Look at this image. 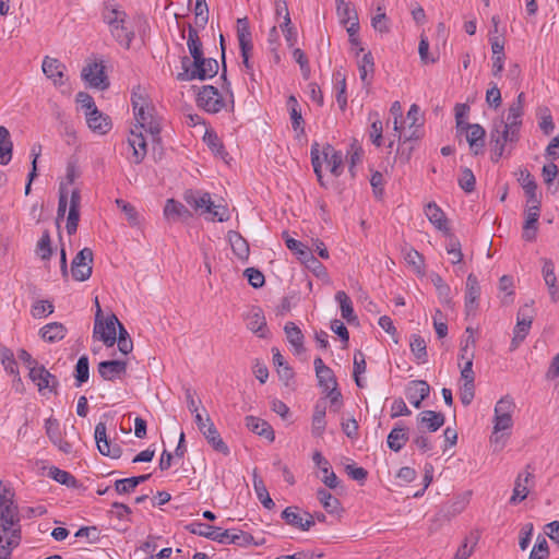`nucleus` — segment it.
Segmentation results:
<instances>
[{
    "instance_id": "30",
    "label": "nucleus",
    "mask_w": 559,
    "mask_h": 559,
    "mask_svg": "<svg viewBox=\"0 0 559 559\" xmlns=\"http://www.w3.org/2000/svg\"><path fill=\"white\" fill-rule=\"evenodd\" d=\"M245 424H246V427L250 431H252L261 437H264L265 439H267L271 442L274 441L275 433H274L272 426L267 421L260 419L258 417H254L252 415H249V416H246Z\"/></svg>"
},
{
    "instance_id": "42",
    "label": "nucleus",
    "mask_w": 559,
    "mask_h": 559,
    "mask_svg": "<svg viewBox=\"0 0 559 559\" xmlns=\"http://www.w3.org/2000/svg\"><path fill=\"white\" fill-rule=\"evenodd\" d=\"M409 347L417 364H426L428 361L427 344L424 337L418 334H412Z\"/></svg>"
},
{
    "instance_id": "41",
    "label": "nucleus",
    "mask_w": 559,
    "mask_h": 559,
    "mask_svg": "<svg viewBox=\"0 0 559 559\" xmlns=\"http://www.w3.org/2000/svg\"><path fill=\"white\" fill-rule=\"evenodd\" d=\"M426 216L428 217L429 222L439 230L447 231L448 224L444 216L443 211L436 204V203H429L426 206Z\"/></svg>"
},
{
    "instance_id": "6",
    "label": "nucleus",
    "mask_w": 559,
    "mask_h": 559,
    "mask_svg": "<svg viewBox=\"0 0 559 559\" xmlns=\"http://www.w3.org/2000/svg\"><path fill=\"white\" fill-rule=\"evenodd\" d=\"M182 72L178 73V81H204L214 78L219 69L218 62L214 58H205L204 53L199 59L190 60L185 56L181 59Z\"/></svg>"
},
{
    "instance_id": "1",
    "label": "nucleus",
    "mask_w": 559,
    "mask_h": 559,
    "mask_svg": "<svg viewBox=\"0 0 559 559\" xmlns=\"http://www.w3.org/2000/svg\"><path fill=\"white\" fill-rule=\"evenodd\" d=\"M127 17L126 11L115 0H106L103 3L102 19L104 23L108 25L112 38L120 46L129 49L135 34Z\"/></svg>"
},
{
    "instance_id": "43",
    "label": "nucleus",
    "mask_w": 559,
    "mask_h": 559,
    "mask_svg": "<svg viewBox=\"0 0 559 559\" xmlns=\"http://www.w3.org/2000/svg\"><path fill=\"white\" fill-rule=\"evenodd\" d=\"M326 407L324 403H317L314 405L313 415H312V435L314 437H321L325 430L326 421H325Z\"/></svg>"
},
{
    "instance_id": "28",
    "label": "nucleus",
    "mask_w": 559,
    "mask_h": 559,
    "mask_svg": "<svg viewBox=\"0 0 559 559\" xmlns=\"http://www.w3.org/2000/svg\"><path fill=\"white\" fill-rule=\"evenodd\" d=\"M129 146L132 150V155L130 160L134 164H140L144 157L146 156V141L142 133V131L136 132L134 130L131 131V134L128 139Z\"/></svg>"
},
{
    "instance_id": "20",
    "label": "nucleus",
    "mask_w": 559,
    "mask_h": 559,
    "mask_svg": "<svg viewBox=\"0 0 559 559\" xmlns=\"http://www.w3.org/2000/svg\"><path fill=\"white\" fill-rule=\"evenodd\" d=\"M41 69L46 78L50 80L55 86L64 84L66 66L60 60L46 56L43 60Z\"/></svg>"
},
{
    "instance_id": "39",
    "label": "nucleus",
    "mask_w": 559,
    "mask_h": 559,
    "mask_svg": "<svg viewBox=\"0 0 559 559\" xmlns=\"http://www.w3.org/2000/svg\"><path fill=\"white\" fill-rule=\"evenodd\" d=\"M164 215L167 219L178 221L191 216L189 210L179 201L168 199L164 206Z\"/></svg>"
},
{
    "instance_id": "34",
    "label": "nucleus",
    "mask_w": 559,
    "mask_h": 559,
    "mask_svg": "<svg viewBox=\"0 0 559 559\" xmlns=\"http://www.w3.org/2000/svg\"><path fill=\"white\" fill-rule=\"evenodd\" d=\"M247 328L259 337H264L266 332V320L261 309H253L247 316Z\"/></svg>"
},
{
    "instance_id": "40",
    "label": "nucleus",
    "mask_w": 559,
    "mask_h": 559,
    "mask_svg": "<svg viewBox=\"0 0 559 559\" xmlns=\"http://www.w3.org/2000/svg\"><path fill=\"white\" fill-rule=\"evenodd\" d=\"M334 90L336 92V102L342 110L347 107L346 76L342 70L333 72Z\"/></svg>"
},
{
    "instance_id": "47",
    "label": "nucleus",
    "mask_w": 559,
    "mask_h": 559,
    "mask_svg": "<svg viewBox=\"0 0 559 559\" xmlns=\"http://www.w3.org/2000/svg\"><path fill=\"white\" fill-rule=\"evenodd\" d=\"M429 278L432 283V285L436 288V292L438 294V297L442 304H450L451 302V288L450 286L443 281L440 274L432 272L429 275Z\"/></svg>"
},
{
    "instance_id": "59",
    "label": "nucleus",
    "mask_w": 559,
    "mask_h": 559,
    "mask_svg": "<svg viewBox=\"0 0 559 559\" xmlns=\"http://www.w3.org/2000/svg\"><path fill=\"white\" fill-rule=\"evenodd\" d=\"M253 487L257 492L258 499L260 500L262 506L267 510L273 509L275 507V503L271 499L269 491H267L266 487L264 486L263 480L254 478Z\"/></svg>"
},
{
    "instance_id": "22",
    "label": "nucleus",
    "mask_w": 559,
    "mask_h": 559,
    "mask_svg": "<svg viewBox=\"0 0 559 559\" xmlns=\"http://www.w3.org/2000/svg\"><path fill=\"white\" fill-rule=\"evenodd\" d=\"M531 465L525 467V471L520 473L516 477L513 495L510 498V503L515 504L523 501L528 495V486L533 481L534 474L530 471Z\"/></svg>"
},
{
    "instance_id": "35",
    "label": "nucleus",
    "mask_w": 559,
    "mask_h": 559,
    "mask_svg": "<svg viewBox=\"0 0 559 559\" xmlns=\"http://www.w3.org/2000/svg\"><path fill=\"white\" fill-rule=\"evenodd\" d=\"M287 108L289 110L292 127L296 132L304 133L305 132V121L301 115V108L297 98L294 95H290L287 98Z\"/></svg>"
},
{
    "instance_id": "17",
    "label": "nucleus",
    "mask_w": 559,
    "mask_h": 559,
    "mask_svg": "<svg viewBox=\"0 0 559 559\" xmlns=\"http://www.w3.org/2000/svg\"><path fill=\"white\" fill-rule=\"evenodd\" d=\"M82 78L92 87L105 90L109 86L108 79L105 74V67L102 62H92L84 67Z\"/></svg>"
},
{
    "instance_id": "29",
    "label": "nucleus",
    "mask_w": 559,
    "mask_h": 559,
    "mask_svg": "<svg viewBox=\"0 0 559 559\" xmlns=\"http://www.w3.org/2000/svg\"><path fill=\"white\" fill-rule=\"evenodd\" d=\"M540 215V207L537 205H528L525 212V222L523 225V238L532 241L536 237L537 223Z\"/></svg>"
},
{
    "instance_id": "14",
    "label": "nucleus",
    "mask_w": 559,
    "mask_h": 559,
    "mask_svg": "<svg viewBox=\"0 0 559 559\" xmlns=\"http://www.w3.org/2000/svg\"><path fill=\"white\" fill-rule=\"evenodd\" d=\"M282 519L290 526L308 531L314 525V518L307 511L301 512L298 507H287L282 512Z\"/></svg>"
},
{
    "instance_id": "19",
    "label": "nucleus",
    "mask_w": 559,
    "mask_h": 559,
    "mask_svg": "<svg viewBox=\"0 0 559 559\" xmlns=\"http://www.w3.org/2000/svg\"><path fill=\"white\" fill-rule=\"evenodd\" d=\"M430 386L425 380H412L405 388V396L415 407L420 408L421 402L429 396Z\"/></svg>"
},
{
    "instance_id": "27",
    "label": "nucleus",
    "mask_w": 559,
    "mask_h": 559,
    "mask_svg": "<svg viewBox=\"0 0 559 559\" xmlns=\"http://www.w3.org/2000/svg\"><path fill=\"white\" fill-rule=\"evenodd\" d=\"M409 439L408 428L401 421L395 424L386 438V443L390 450L400 452Z\"/></svg>"
},
{
    "instance_id": "61",
    "label": "nucleus",
    "mask_w": 559,
    "mask_h": 559,
    "mask_svg": "<svg viewBox=\"0 0 559 559\" xmlns=\"http://www.w3.org/2000/svg\"><path fill=\"white\" fill-rule=\"evenodd\" d=\"M371 25L374 28V31L379 33H389L390 25H389V19L384 12V10L381 7L377 8V13L371 19Z\"/></svg>"
},
{
    "instance_id": "45",
    "label": "nucleus",
    "mask_w": 559,
    "mask_h": 559,
    "mask_svg": "<svg viewBox=\"0 0 559 559\" xmlns=\"http://www.w3.org/2000/svg\"><path fill=\"white\" fill-rule=\"evenodd\" d=\"M335 300L340 305L342 318L345 319L347 323L356 321L357 317L355 316L353 302L349 296L345 292L338 290L335 294Z\"/></svg>"
},
{
    "instance_id": "33",
    "label": "nucleus",
    "mask_w": 559,
    "mask_h": 559,
    "mask_svg": "<svg viewBox=\"0 0 559 559\" xmlns=\"http://www.w3.org/2000/svg\"><path fill=\"white\" fill-rule=\"evenodd\" d=\"M543 262H544V264H543L542 273H543L544 281L548 287L551 300L554 302H557L559 300V290H558V286H557V277L555 274V265H554L552 261L549 259H544Z\"/></svg>"
},
{
    "instance_id": "50",
    "label": "nucleus",
    "mask_w": 559,
    "mask_h": 559,
    "mask_svg": "<svg viewBox=\"0 0 559 559\" xmlns=\"http://www.w3.org/2000/svg\"><path fill=\"white\" fill-rule=\"evenodd\" d=\"M88 128L96 133L106 134L111 129V120L107 115L100 111V117L106 119L105 122L98 116H85Z\"/></svg>"
},
{
    "instance_id": "26",
    "label": "nucleus",
    "mask_w": 559,
    "mask_h": 559,
    "mask_svg": "<svg viewBox=\"0 0 559 559\" xmlns=\"http://www.w3.org/2000/svg\"><path fill=\"white\" fill-rule=\"evenodd\" d=\"M480 296L479 282L473 273L468 274L466 278V292H465V309L469 314L474 312L478 307V299Z\"/></svg>"
},
{
    "instance_id": "21",
    "label": "nucleus",
    "mask_w": 559,
    "mask_h": 559,
    "mask_svg": "<svg viewBox=\"0 0 559 559\" xmlns=\"http://www.w3.org/2000/svg\"><path fill=\"white\" fill-rule=\"evenodd\" d=\"M283 237L285 238L286 247L294 251L300 261L304 263L311 262L312 264H316L318 267L323 270V264L313 257L312 251L308 248V246L297 239L289 237L287 233H284Z\"/></svg>"
},
{
    "instance_id": "13",
    "label": "nucleus",
    "mask_w": 559,
    "mask_h": 559,
    "mask_svg": "<svg viewBox=\"0 0 559 559\" xmlns=\"http://www.w3.org/2000/svg\"><path fill=\"white\" fill-rule=\"evenodd\" d=\"M95 441L97 449L100 454L105 456H109L111 459H119L122 454V449L119 444L112 443L107 438V428L106 424L99 421L95 427Z\"/></svg>"
},
{
    "instance_id": "5",
    "label": "nucleus",
    "mask_w": 559,
    "mask_h": 559,
    "mask_svg": "<svg viewBox=\"0 0 559 559\" xmlns=\"http://www.w3.org/2000/svg\"><path fill=\"white\" fill-rule=\"evenodd\" d=\"M321 154L323 156V160L326 163L330 171L333 176L340 177L343 173V153L341 151L335 150L331 144L326 143L322 147V152H320L319 143L314 142L311 145V164L313 167V171L317 176L319 183L322 187H325L322 176V160Z\"/></svg>"
},
{
    "instance_id": "7",
    "label": "nucleus",
    "mask_w": 559,
    "mask_h": 559,
    "mask_svg": "<svg viewBox=\"0 0 559 559\" xmlns=\"http://www.w3.org/2000/svg\"><path fill=\"white\" fill-rule=\"evenodd\" d=\"M95 304L97 310L95 314V323L93 331L94 337H97L107 347H111L115 345L117 341V328L120 321L114 313L108 316L105 320H103L102 309L97 298L95 299Z\"/></svg>"
},
{
    "instance_id": "36",
    "label": "nucleus",
    "mask_w": 559,
    "mask_h": 559,
    "mask_svg": "<svg viewBox=\"0 0 559 559\" xmlns=\"http://www.w3.org/2000/svg\"><path fill=\"white\" fill-rule=\"evenodd\" d=\"M317 498L328 513L338 514L343 511L340 500L326 489L319 488L317 490Z\"/></svg>"
},
{
    "instance_id": "18",
    "label": "nucleus",
    "mask_w": 559,
    "mask_h": 559,
    "mask_svg": "<svg viewBox=\"0 0 559 559\" xmlns=\"http://www.w3.org/2000/svg\"><path fill=\"white\" fill-rule=\"evenodd\" d=\"M126 360H103L97 366L100 378L105 381L121 380L127 374Z\"/></svg>"
},
{
    "instance_id": "38",
    "label": "nucleus",
    "mask_w": 559,
    "mask_h": 559,
    "mask_svg": "<svg viewBox=\"0 0 559 559\" xmlns=\"http://www.w3.org/2000/svg\"><path fill=\"white\" fill-rule=\"evenodd\" d=\"M284 331L289 344L294 347L296 354L305 352L304 347V334L301 330L294 323L287 322L284 326Z\"/></svg>"
},
{
    "instance_id": "57",
    "label": "nucleus",
    "mask_w": 559,
    "mask_h": 559,
    "mask_svg": "<svg viewBox=\"0 0 559 559\" xmlns=\"http://www.w3.org/2000/svg\"><path fill=\"white\" fill-rule=\"evenodd\" d=\"M537 116L539 118L538 126H539L540 130L546 135L551 134L555 130V123L552 121V117H551L549 108L545 107V106L539 107L537 109Z\"/></svg>"
},
{
    "instance_id": "48",
    "label": "nucleus",
    "mask_w": 559,
    "mask_h": 559,
    "mask_svg": "<svg viewBox=\"0 0 559 559\" xmlns=\"http://www.w3.org/2000/svg\"><path fill=\"white\" fill-rule=\"evenodd\" d=\"M90 378V362L86 355L81 356L74 368L75 386L80 388Z\"/></svg>"
},
{
    "instance_id": "23",
    "label": "nucleus",
    "mask_w": 559,
    "mask_h": 559,
    "mask_svg": "<svg viewBox=\"0 0 559 559\" xmlns=\"http://www.w3.org/2000/svg\"><path fill=\"white\" fill-rule=\"evenodd\" d=\"M313 365L319 386L323 390V392H328V390L337 386V381L333 370L324 365L322 358H314Z\"/></svg>"
},
{
    "instance_id": "63",
    "label": "nucleus",
    "mask_w": 559,
    "mask_h": 559,
    "mask_svg": "<svg viewBox=\"0 0 559 559\" xmlns=\"http://www.w3.org/2000/svg\"><path fill=\"white\" fill-rule=\"evenodd\" d=\"M405 261L414 267V270L423 274L424 257L415 249L408 248L404 254Z\"/></svg>"
},
{
    "instance_id": "51",
    "label": "nucleus",
    "mask_w": 559,
    "mask_h": 559,
    "mask_svg": "<svg viewBox=\"0 0 559 559\" xmlns=\"http://www.w3.org/2000/svg\"><path fill=\"white\" fill-rule=\"evenodd\" d=\"M512 426V415H495L493 433L490 437V441L496 444L499 443L502 436H498L497 433L511 429Z\"/></svg>"
},
{
    "instance_id": "31",
    "label": "nucleus",
    "mask_w": 559,
    "mask_h": 559,
    "mask_svg": "<svg viewBox=\"0 0 559 559\" xmlns=\"http://www.w3.org/2000/svg\"><path fill=\"white\" fill-rule=\"evenodd\" d=\"M68 333V329L60 322H50L39 329V336L47 343H57L62 341Z\"/></svg>"
},
{
    "instance_id": "3",
    "label": "nucleus",
    "mask_w": 559,
    "mask_h": 559,
    "mask_svg": "<svg viewBox=\"0 0 559 559\" xmlns=\"http://www.w3.org/2000/svg\"><path fill=\"white\" fill-rule=\"evenodd\" d=\"M183 200L209 221L223 223L230 217L228 207L224 204H214L209 192L189 189L185 191Z\"/></svg>"
},
{
    "instance_id": "9",
    "label": "nucleus",
    "mask_w": 559,
    "mask_h": 559,
    "mask_svg": "<svg viewBox=\"0 0 559 559\" xmlns=\"http://www.w3.org/2000/svg\"><path fill=\"white\" fill-rule=\"evenodd\" d=\"M197 104L209 114H217L225 107V100L213 85H204L198 93Z\"/></svg>"
},
{
    "instance_id": "4",
    "label": "nucleus",
    "mask_w": 559,
    "mask_h": 559,
    "mask_svg": "<svg viewBox=\"0 0 559 559\" xmlns=\"http://www.w3.org/2000/svg\"><path fill=\"white\" fill-rule=\"evenodd\" d=\"M519 140L520 132L506 127L503 118L495 120L490 130L489 140L491 160L498 163L502 156L511 155L513 146Z\"/></svg>"
},
{
    "instance_id": "58",
    "label": "nucleus",
    "mask_w": 559,
    "mask_h": 559,
    "mask_svg": "<svg viewBox=\"0 0 559 559\" xmlns=\"http://www.w3.org/2000/svg\"><path fill=\"white\" fill-rule=\"evenodd\" d=\"M374 71V62L371 52H367L364 55L361 62L359 63V76L365 85H370V80L368 79L369 74H372Z\"/></svg>"
},
{
    "instance_id": "55",
    "label": "nucleus",
    "mask_w": 559,
    "mask_h": 559,
    "mask_svg": "<svg viewBox=\"0 0 559 559\" xmlns=\"http://www.w3.org/2000/svg\"><path fill=\"white\" fill-rule=\"evenodd\" d=\"M55 311V306L50 300H36L31 308V314L35 319H43Z\"/></svg>"
},
{
    "instance_id": "12",
    "label": "nucleus",
    "mask_w": 559,
    "mask_h": 559,
    "mask_svg": "<svg viewBox=\"0 0 559 559\" xmlns=\"http://www.w3.org/2000/svg\"><path fill=\"white\" fill-rule=\"evenodd\" d=\"M532 312L533 309L528 305H525L519 310L516 325L513 331L514 335L511 342L512 350L518 348L520 343H522L527 336L533 322Z\"/></svg>"
},
{
    "instance_id": "8",
    "label": "nucleus",
    "mask_w": 559,
    "mask_h": 559,
    "mask_svg": "<svg viewBox=\"0 0 559 559\" xmlns=\"http://www.w3.org/2000/svg\"><path fill=\"white\" fill-rule=\"evenodd\" d=\"M237 37L240 48V55L242 58V64L246 68L247 73H251L253 66L250 62V52L253 48L252 35L249 27L247 17L237 20Z\"/></svg>"
},
{
    "instance_id": "53",
    "label": "nucleus",
    "mask_w": 559,
    "mask_h": 559,
    "mask_svg": "<svg viewBox=\"0 0 559 559\" xmlns=\"http://www.w3.org/2000/svg\"><path fill=\"white\" fill-rule=\"evenodd\" d=\"M524 115V110L514 106H509L508 114L504 120V126L509 129H513L516 131H521L522 127V118Z\"/></svg>"
},
{
    "instance_id": "44",
    "label": "nucleus",
    "mask_w": 559,
    "mask_h": 559,
    "mask_svg": "<svg viewBox=\"0 0 559 559\" xmlns=\"http://www.w3.org/2000/svg\"><path fill=\"white\" fill-rule=\"evenodd\" d=\"M203 142L206 144V146L211 150V152L219 157H224L227 155L225 151V146L217 135L216 131L212 128H207L205 130V133L203 135Z\"/></svg>"
},
{
    "instance_id": "37",
    "label": "nucleus",
    "mask_w": 559,
    "mask_h": 559,
    "mask_svg": "<svg viewBox=\"0 0 559 559\" xmlns=\"http://www.w3.org/2000/svg\"><path fill=\"white\" fill-rule=\"evenodd\" d=\"M228 241L231 246L233 252L240 259L246 260L249 257V245L247 240L235 230L228 231Z\"/></svg>"
},
{
    "instance_id": "64",
    "label": "nucleus",
    "mask_w": 559,
    "mask_h": 559,
    "mask_svg": "<svg viewBox=\"0 0 559 559\" xmlns=\"http://www.w3.org/2000/svg\"><path fill=\"white\" fill-rule=\"evenodd\" d=\"M36 251L43 260H48L51 257L52 248L48 230L44 231L43 236L38 240Z\"/></svg>"
},
{
    "instance_id": "15",
    "label": "nucleus",
    "mask_w": 559,
    "mask_h": 559,
    "mask_svg": "<svg viewBox=\"0 0 559 559\" xmlns=\"http://www.w3.org/2000/svg\"><path fill=\"white\" fill-rule=\"evenodd\" d=\"M154 107L150 104L143 107V114L140 110H134L135 120L141 130L151 134L153 141L159 140L160 126L158 120L154 117Z\"/></svg>"
},
{
    "instance_id": "56",
    "label": "nucleus",
    "mask_w": 559,
    "mask_h": 559,
    "mask_svg": "<svg viewBox=\"0 0 559 559\" xmlns=\"http://www.w3.org/2000/svg\"><path fill=\"white\" fill-rule=\"evenodd\" d=\"M195 28H204L209 22V7L206 0H197L194 4Z\"/></svg>"
},
{
    "instance_id": "32",
    "label": "nucleus",
    "mask_w": 559,
    "mask_h": 559,
    "mask_svg": "<svg viewBox=\"0 0 559 559\" xmlns=\"http://www.w3.org/2000/svg\"><path fill=\"white\" fill-rule=\"evenodd\" d=\"M206 421H209L207 428L204 429L201 433L207 440V442L213 447V449L224 455L229 454V448L221 438L216 427L212 423L210 417H206Z\"/></svg>"
},
{
    "instance_id": "25",
    "label": "nucleus",
    "mask_w": 559,
    "mask_h": 559,
    "mask_svg": "<svg viewBox=\"0 0 559 559\" xmlns=\"http://www.w3.org/2000/svg\"><path fill=\"white\" fill-rule=\"evenodd\" d=\"M419 428H425L429 432L439 430L445 421V417L442 413L435 411H423L416 417Z\"/></svg>"
},
{
    "instance_id": "11",
    "label": "nucleus",
    "mask_w": 559,
    "mask_h": 559,
    "mask_svg": "<svg viewBox=\"0 0 559 559\" xmlns=\"http://www.w3.org/2000/svg\"><path fill=\"white\" fill-rule=\"evenodd\" d=\"M93 251L85 247L80 250L71 263L72 277L78 282L87 281L93 272Z\"/></svg>"
},
{
    "instance_id": "46",
    "label": "nucleus",
    "mask_w": 559,
    "mask_h": 559,
    "mask_svg": "<svg viewBox=\"0 0 559 559\" xmlns=\"http://www.w3.org/2000/svg\"><path fill=\"white\" fill-rule=\"evenodd\" d=\"M187 47L192 59H199L203 55V44L199 37L198 29L191 24L188 25Z\"/></svg>"
},
{
    "instance_id": "60",
    "label": "nucleus",
    "mask_w": 559,
    "mask_h": 559,
    "mask_svg": "<svg viewBox=\"0 0 559 559\" xmlns=\"http://www.w3.org/2000/svg\"><path fill=\"white\" fill-rule=\"evenodd\" d=\"M549 557V547L545 537L539 535L530 554L528 559H547Z\"/></svg>"
},
{
    "instance_id": "2",
    "label": "nucleus",
    "mask_w": 559,
    "mask_h": 559,
    "mask_svg": "<svg viewBox=\"0 0 559 559\" xmlns=\"http://www.w3.org/2000/svg\"><path fill=\"white\" fill-rule=\"evenodd\" d=\"M186 528L191 534L205 537L219 544H233L240 547L260 545V543L254 542V538L251 534L241 530L233 528L223 531L221 527L212 526L199 521L190 523Z\"/></svg>"
},
{
    "instance_id": "24",
    "label": "nucleus",
    "mask_w": 559,
    "mask_h": 559,
    "mask_svg": "<svg viewBox=\"0 0 559 559\" xmlns=\"http://www.w3.org/2000/svg\"><path fill=\"white\" fill-rule=\"evenodd\" d=\"M467 131H466V140L468 142L469 148L474 155H478L484 152L485 147V136L486 131L485 129L478 124H466Z\"/></svg>"
},
{
    "instance_id": "16",
    "label": "nucleus",
    "mask_w": 559,
    "mask_h": 559,
    "mask_svg": "<svg viewBox=\"0 0 559 559\" xmlns=\"http://www.w3.org/2000/svg\"><path fill=\"white\" fill-rule=\"evenodd\" d=\"M28 376L29 379L37 385L39 392L48 389L50 392L57 394L59 381L57 377L50 373L44 366L32 367Z\"/></svg>"
},
{
    "instance_id": "49",
    "label": "nucleus",
    "mask_w": 559,
    "mask_h": 559,
    "mask_svg": "<svg viewBox=\"0 0 559 559\" xmlns=\"http://www.w3.org/2000/svg\"><path fill=\"white\" fill-rule=\"evenodd\" d=\"M11 536L4 540L3 535H0V559H7L11 554V549L19 544V539L21 538V530L20 528H11Z\"/></svg>"
},
{
    "instance_id": "54",
    "label": "nucleus",
    "mask_w": 559,
    "mask_h": 559,
    "mask_svg": "<svg viewBox=\"0 0 559 559\" xmlns=\"http://www.w3.org/2000/svg\"><path fill=\"white\" fill-rule=\"evenodd\" d=\"M48 476L61 485H66L68 487L76 486V479L71 473L56 466H51L49 468Z\"/></svg>"
},
{
    "instance_id": "52",
    "label": "nucleus",
    "mask_w": 559,
    "mask_h": 559,
    "mask_svg": "<svg viewBox=\"0 0 559 559\" xmlns=\"http://www.w3.org/2000/svg\"><path fill=\"white\" fill-rule=\"evenodd\" d=\"M76 102L85 109V116H98L103 122L106 119L100 117V111L97 109L93 97L85 92H79L76 94Z\"/></svg>"
},
{
    "instance_id": "10",
    "label": "nucleus",
    "mask_w": 559,
    "mask_h": 559,
    "mask_svg": "<svg viewBox=\"0 0 559 559\" xmlns=\"http://www.w3.org/2000/svg\"><path fill=\"white\" fill-rule=\"evenodd\" d=\"M7 492H9V490L3 489L0 493V527L3 533H8L20 522L17 507L12 499L13 495L8 498Z\"/></svg>"
},
{
    "instance_id": "62",
    "label": "nucleus",
    "mask_w": 559,
    "mask_h": 559,
    "mask_svg": "<svg viewBox=\"0 0 559 559\" xmlns=\"http://www.w3.org/2000/svg\"><path fill=\"white\" fill-rule=\"evenodd\" d=\"M476 179L473 171L465 167L462 169L461 176L459 178V186L466 193H471L475 190Z\"/></svg>"
}]
</instances>
